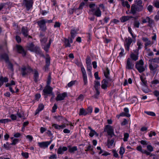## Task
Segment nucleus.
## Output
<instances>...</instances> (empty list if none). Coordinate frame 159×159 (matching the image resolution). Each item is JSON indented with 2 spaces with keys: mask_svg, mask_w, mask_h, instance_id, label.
<instances>
[{
  "mask_svg": "<svg viewBox=\"0 0 159 159\" xmlns=\"http://www.w3.org/2000/svg\"><path fill=\"white\" fill-rule=\"evenodd\" d=\"M143 6H139L133 4L131 6L130 11L133 15L135 14L137 12H140L143 9Z\"/></svg>",
  "mask_w": 159,
  "mask_h": 159,
  "instance_id": "f257e3e1",
  "label": "nucleus"
},
{
  "mask_svg": "<svg viewBox=\"0 0 159 159\" xmlns=\"http://www.w3.org/2000/svg\"><path fill=\"white\" fill-rule=\"evenodd\" d=\"M112 82V80L110 78L103 80L101 82V88L104 90L107 89V87L111 85Z\"/></svg>",
  "mask_w": 159,
  "mask_h": 159,
  "instance_id": "f03ea898",
  "label": "nucleus"
},
{
  "mask_svg": "<svg viewBox=\"0 0 159 159\" xmlns=\"http://www.w3.org/2000/svg\"><path fill=\"white\" fill-rule=\"evenodd\" d=\"M21 74L22 76H25L30 73L33 70L29 66H23L20 69Z\"/></svg>",
  "mask_w": 159,
  "mask_h": 159,
  "instance_id": "7ed1b4c3",
  "label": "nucleus"
},
{
  "mask_svg": "<svg viewBox=\"0 0 159 159\" xmlns=\"http://www.w3.org/2000/svg\"><path fill=\"white\" fill-rule=\"evenodd\" d=\"M143 65L144 62L142 59H141L136 62L135 67L140 73L144 71L145 70Z\"/></svg>",
  "mask_w": 159,
  "mask_h": 159,
  "instance_id": "20e7f679",
  "label": "nucleus"
},
{
  "mask_svg": "<svg viewBox=\"0 0 159 159\" xmlns=\"http://www.w3.org/2000/svg\"><path fill=\"white\" fill-rule=\"evenodd\" d=\"M104 131L107 133V135L111 138L115 135L114 129L112 126L109 125H106L105 127Z\"/></svg>",
  "mask_w": 159,
  "mask_h": 159,
  "instance_id": "39448f33",
  "label": "nucleus"
},
{
  "mask_svg": "<svg viewBox=\"0 0 159 159\" xmlns=\"http://www.w3.org/2000/svg\"><path fill=\"white\" fill-rule=\"evenodd\" d=\"M27 47L28 49L31 52H34L38 54L40 53V51L39 48L38 47L35 46L32 43L28 44Z\"/></svg>",
  "mask_w": 159,
  "mask_h": 159,
  "instance_id": "423d86ee",
  "label": "nucleus"
},
{
  "mask_svg": "<svg viewBox=\"0 0 159 159\" xmlns=\"http://www.w3.org/2000/svg\"><path fill=\"white\" fill-rule=\"evenodd\" d=\"M133 41V39L129 37L125 38L124 46L126 50L128 51H129L130 45Z\"/></svg>",
  "mask_w": 159,
  "mask_h": 159,
  "instance_id": "0eeeda50",
  "label": "nucleus"
},
{
  "mask_svg": "<svg viewBox=\"0 0 159 159\" xmlns=\"http://www.w3.org/2000/svg\"><path fill=\"white\" fill-rule=\"evenodd\" d=\"M37 23L41 30L45 31L46 30L47 27L46 25V22L45 20L43 19L39 20L37 22Z\"/></svg>",
  "mask_w": 159,
  "mask_h": 159,
  "instance_id": "6e6552de",
  "label": "nucleus"
},
{
  "mask_svg": "<svg viewBox=\"0 0 159 159\" xmlns=\"http://www.w3.org/2000/svg\"><path fill=\"white\" fill-rule=\"evenodd\" d=\"M134 62L130 58H128L126 61V68L128 70H132L134 69Z\"/></svg>",
  "mask_w": 159,
  "mask_h": 159,
  "instance_id": "1a4fd4ad",
  "label": "nucleus"
},
{
  "mask_svg": "<svg viewBox=\"0 0 159 159\" xmlns=\"http://www.w3.org/2000/svg\"><path fill=\"white\" fill-rule=\"evenodd\" d=\"M52 140L41 142H38V146L41 148L45 149L48 148V146L51 143Z\"/></svg>",
  "mask_w": 159,
  "mask_h": 159,
  "instance_id": "9d476101",
  "label": "nucleus"
},
{
  "mask_svg": "<svg viewBox=\"0 0 159 159\" xmlns=\"http://www.w3.org/2000/svg\"><path fill=\"white\" fill-rule=\"evenodd\" d=\"M52 88L50 86L46 85L43 90V95H46L52 93Z\"/></svg>",
  "mask_w": 159,
  "mask_h": 159,
  "instance_id": "9b49d317",
  "label": "nucleus"
},
{
  "mask_svg": "<svg viewBox=\"0 0 159 159\" xmlns=\"http://www.w3.org/2000/svg\"><path fill=\"white\" fill-rule=\"evenodd\" d=\"M33 0H24V2L27 9L29 10L32 7L33 3Z\"/></svg>",
  "mask_w": 159,
  "mask_h": 159,
  "instance_id": "f8f14e48",
  "label": "nucleus"
},
{
  "mask_svg": "<svg viewBox=\"0 0 159 159\" xmlns=\"http://www.w3.org/2000/svg\"><path fill=\"white\" fill-rule=\"evenodd\" d=\"M67 96V93L66 92L63 93L61 94H58L56 98V100L57 101L63 100Z\"/></svg>",
  "mask_w": 159,
  "mask_h": 159,
  "instance_id": "ddd939ff",
  "label": "nucleus"
},
{
  "mask_svg": "<svg viewBox=\"0 0 159 159\" xmlns=\"http://www.w3.org/2000/svg\"><path fill=\"white\" fill-rule=\"evenodd\" d=\"M67 150V148L66 147H61L60 146L57 150V154H63L64 152Z\"/></svg>",
  "mask_w": 159,
  "mask_h": 159,
  "instance_id": "4468645a",
  "label": "nucleus"
},
{
  "mask_svg": "<svg viewBox=\"0 0 159 159\" xmlns=\"http://www.w3.org/2000/svg\"><path fill=\"white\" fill-rule=\"evenodd\" d=\"M16 48L18 52L21 54L23 56H25L26 55V52L22 46L20 45H16Z\"/></svg>",
  "mask_w": 159,
  "mask_h": 159,
  "instance_id": "2eb2a0df",
  "label": "nucleus"
},
{
  "mask_svg": "<svg viewBox=\"0 0 159 159\" xmlns=\"http://www.w3.org/2000/svg\"><path fill=\"white\" fill-rule=\"evenodd\" d=\"M110 137H109L108 138V139L107 140V146L109 148H112L114 146V139L113 138L110 139L109 138Z\"/></svg>",
  "mask_w": 159,
  "mask_h": 159,
  "instance_id": "dca6fc26",
  "label": "nucleus"
},
{
  "mask_svg": "<svg viewBox=\"0 0 159 159\" xmlns=\"http://www.w3.org/2000/svg\"><path fill=\"white\" fill-rule=\"evenodd\" d=\"M130 58L131 60L134 61H136L138 60L139 58V53L137 52L135 54L133 52H132L130 55Z\"/></svg>",
  "mask_w": 159,
  "mask_h": 159,
  "instance_id": "f3484780",
  "label": "nucleus"
},
{
  "mask_svg": "<svg viewBox=\"0 0 159 159\" xmlns=\"http://www.w3.org/2000/svg\"><path fill=\"white\" fill-rule=\"evenodd\" d=\"M73 42V39L72 38H69L68 39H65L64 41L65 47H70L71 45L70 43H72Z\"/></svg>",
  "mask_w": 159,
  "mask_h": 159,
  "instance_id": "a211bd4d",
  "label": "nucleus"
},
{
  "mask_svg": "<svg viewBox=\"0 0 159 159\" xmlns=\"http://www.w3.org/2000/svg\"><path fill=\"white\" fill-rule=\"evenodd\" d=\"M79 30L78 29H76L75 28H73L70 30V34H71V38L72 39H74L77 34V32Z\"/></svg>",
  "mask_w": 159,
  "mask_h": 159,
  "instance_id": "6ab92c4d",
  "label": "nucleus"
},
{
  "mask_svg": "<svg viewBox=\"0 0 159 159\" xmlns=\"http://www.w3.org/2000/svg\"><path fill=\"white\" fill-rule=\"evenodd\" d=\"M52 126L56 129L60 130L63 129L66 127L65 124H63L61 125H59L56 124H54L52 125Z\"/></svg>",
  "mask_w": 159,
  "mask_h": 159,
  "instance_id": "aec40b11",
  "label": "nucleus"
},
{
  "mask_svg": "<svg viewBox=\"0 0 159 159\" xmlns=\"http://www.w3.org/2000/svg\"><path fill=\"white\" fill-rule=\"evenodd\" d=\"M140 79L141 81V84L143 86H147V81L146 80V78L143 75H140Z\"/></svg>",
  "mask_w": 159,
  "mask_h": 159,
  "instance_id": "412c9836",
  "label": "nucleus"
},
{
  "mask_svg": "<svg viewBox=\"0 0 159 159\" xmlns=\"http://www.w3.org/2000/svg\"><path fill=\"white\" fill-rule=\"evenodd\" d=\"M88 129L90 130V132L89 133V136L90 137H93L94 135H95L97 136H98L99 135L91 127L89 126Z\"/></svg>",
  "mask_w": 159,
  "mask_h": 159,
  "instance_id": "4be33fe9",
  "label": "nucleus"
},
{
  "mask_svg": "<svg viewBox=\"0 0 159 159\" xmlns=\"http://www.w3.org/2000/svg\"><path fill=\"white\" fill-rule=\"evenodd\" d=\"M21 32L25 37H27L28 35V30L27 28L23 27L21 28Z\"/></svg>",
  "mask_w": 159,
  "mask_h": 159,
  "instance_id": "5701e85b",
  "label": "nucleus"
},
{
  "mask_svg": "<svg viewBox=\"0 0 159 159\" xmlns=\"http://www.w3.org/2000/svg\"><path fill=\"white\" fill-rule=\"evenodd\" d=\"M88 114V112L86 110L82 108L80 109L79 115L80 116H85Z\"/></svg>",
  "mask_w": 159,
  "mask_h": 159,
  "instance_id": "b1692460",
  "label": "nucleus"
},
{
  "mask_svg": "<svg viewBox=\"0 0 159 159\" xmlns=\"http://www.w3.org/2000/svg\"><path fill=\"white\" fill-rule=\"evenodd\" d=\"M132 16H122L120 18V20L122 22H124L129 20L130 19L132 18Z\"/></svg>",
  "mask_w": 159,
  "mask_h": 159,
  "instance_id": "393cba45",
  "label": "nucleus"
},
{
  "mask_svg": "<svg viewBox=\"0 0 159 159\" xmlns=\"http://www.w3.org/2000/svg\"><path fill=\"white\" fill-rule=\"evenodd\" d=\"M8 79L7 77H3L2 76H0V82L3 84L4 83L7 82Z\"/></svg>",
  "mask_w": 159,
  "mask_h": 159,
  "instance_id": "a878e982",
  "label": "nucleus"
},
{
  "mask_svg": "<svg viewBox=\"0 0 159 159\" xmlns=\"http://www.w3.org/2000/svg\"><path fill=\"white\" fill-rule=\"evenodd\" d=\"M142 40L143 41L145 42V46H147L151 44V42L150 40H149L147 38L143 37L142 38Z\"/></svg>",
  "mask_w": 159,
  "mask_h": 159,
  "instance_id": "bb28decb",
  "label": "nucleus"
},
{
  "mask_svg": "<svg viewBox=\"0 0 159 159\" xmlns=\"http://www.w3.org/2000/svg\"><path fill=\"white\" fill-rule=\"evenodd\" d=\"M44 105L42 104H40L39 105L37 109L36 110L35 115L37 114L39 112L42 111L44 108Z\"/></svg>",
  "mask_w": 159,
  "mask_h": 159,
  "instance_id": "cd10ccee",
  "label": "nucleus"
},
{
  "mask_svg": "<svg viewBox=\"0 0 159 159\" xmlns=\"http://www.w3.org/2000/svg\"><path fill=\"white\" fill-rule=\"evenodd\" d=\"M100 81L98 80H95L94 81V87L95 89H99L100 88Z\"/></svg>",
  "mask_w": 159,
  "mask_h": 159,
  "instance_id": "c85d7f7f",
  "label": "nucleus"
},
{
  "mask_svg": "<svg viewBox=\"0 0 159 159\" xmlns=\"http://www.w3.org/2000/svg\"><path fill=\"white\" fill-rule=\"evenodd\" d=\"M95 15L97 17H100L101 15V11L99 7L97 8L94 11Z\"/></svg>",
  "mask_w": 159,
  "mask_h": 159,
  "instance_id": "c756f323",
  "label": "nucleus"
},
{
  "mask_svg": "<svg viewBox=\"0 0 159 159\" xmlns=\"http://www.w3.org/2000/svg\"><path fill=\"white\" fill-rule=\"evenodd\" d=\"M69 148V151L70 153H74L75 151L77 150V148L76 146H74L72 147H71L70 146H68Z\"/></svg>",
  "mask_w": 159,
  "mask_h": 159,
  "instance_id": "7c9ffc66",
  "label": "nucleus"
},
{
  "mask_svg": "<svg viewBox=\"0 0 159 159\" xmlns=\"http://www.w3.org/2000/svg\"><path fill=\"white\" fill-rule=\"evenodd\" d=\"M125 152V149L122 146H121L120 148V150L119 151V153L120 155L121 158H122L123 157L124 154Z\"/></svg>",
  "mask_w": 159,
  "mask_h": 159,
  "instance_id": "2f4dec72",
  "label": "nucleus"
},
{
  "mask_svg": "<svg viewBox=\"0 0 159 159\" xmlns=\"http://www.w3.org/2000/svg\"><path fill=\"white\" fill-rule=\"evenodd\" d=\"M142 45L143 43H142L141 41L139 40H138L137 43V45L138 46V51L140 49L142 48Z\"/></svg>",
  "mask_w": 159,
  "mask_h": 159,
  "instance_id": "473e14b6",
  "label": "nucleus"
},
{
  "mask_svg": "<svg viewBox=\"0 0 159 159\" xmlns=\"http://www.w3.org/2000/svg\"><path fill=\"white\" fill-rule=\"evenodd\" d=\"M1 58L4 59L6 62L9 61L8 57V55L6 54H4L1 56Z\"/></svg>",
  "mask_w": 159,
  "mask_h": 159,
  "instance_id": "72a5a7b5",
  "label": "nucleus"
},
{
  "mask_svg": "<svg viewBox=\"0 0 159 159\" xmlns=\"http://www.w3.org/2000/svg\"><path fill=\"white\" fill-rule=\"evenodd\" d=\"M128 30L129 33L131 34L133 39H135L136 37V35H134L133 33L132 30L130 27H128Z\"/></svg>",
  "mask_w": 159,
  "mask_h": 159,
  "instance_id": "f704fd0d",
  "label": "nucleus"
},
{
  "mask_svg": "<svg viewBox=\"0 0 159 159\" xmlns=\"http://www.w3.org/2000/svg\"><path fill=\"white\" fill-rule=\"evenodd\" d=\"M157 67V65H153V64H150L149 67L151 70L154 71L156 70V68Z\"/></svg>",
  "mask_w": 159,
  "mask_h": 159,
  "instance_id": "c9c22d12",
  "label": "nucleus"
},
{
  "mask_svg": "<svg viewBox=\"0 0 159 159\" xmlns=\"http://www.w3.org/2000/svg\"><path fill=\"white\" fill-rule=\"evenodd\" d=\"M122 5L124 7H126L127 8L129 9L130 7V5L127 1H123L122 2Z\"/></svg>",
  "mask_w": 159,
  "mask_h": 159,
  "instance_id": "e433bc0d",
  "label": "nucleus"
},
{
  "mask_svg": "<svg viewBox=\"0 0 159 159\" xmlns=\"http://www.w3.org/2000/svg\"><path fill=\"white\" fill-rule=\"evenodd\" d=\"M153 5L156 8H159V1L154 0L152 2Z\"/></svg>",
  "mask_w": 159,
  "mask_h": 159,
  "instance_id": "4c0bfd02",
  "label": "nucleus"
},
{
  "mask_svg": "<svg viewBox=\"0 0 159 159\" xmlns=\"http://www.w3.org/2000/svg\"><path fill=\"white\" fill-rule=\"evenodd\" d=\"M140 23L137 20H135L134 22L133 25L134 27L139 28L140 25Z\"/></svg>",
  "mask_w": 159,
  "mask_h": 159,
  "instance_id": "58836bf2",
  "label": "nucleus"
},
{
  "mask_svg": "<svg viewBox=\"0 0 159 159\" xmlns=\"http://www.w3.org/2000/svg\"><path fill=\"white\" fill-rule=\"evenodd\" d=\"M142 19L143 20L142 21L143 24L146 23L147 22H149L150 20V18L148 16L146 17L145 19H143V18Z\"/></svg>",
  "mask_w": 159,
  "mask_h": 159,
  "instance_id": "ea45409f",
  "label": "nucleus"
},
{
  "mask_svg": "<svg viewBox=\"0 0 159 159\" xmlns=\"http://www.w3.org/2000/svg\"><path fill=\"white\" fill-rule=\"evenodd\" d=\"M104 75L107 78H108V75L109 74V70L108 68L106 69L105 70L104 72Z\"/></svg>",
  "mask_w": 159,
  "mask_h": 159,
  "instance_id": "a19ab883",
  "label": "nucleus"
},
{
  "mask_svg": "<svg viewBox=\"0 0 159 159\" xmlns=\"http://www.w3.org/2000/svg\"><path fill=\"white\" fill-rule=\"evenodd\" d=\"M120 50L121 51L119 53V57H121L125 54V53H124L125 50L124 48H121L120 49Z\"/></svg>",
  "mask_w": 159,
  "mask_h": 159,
  "instance_id": "79ce46f5",
  "label": "nucleus"
},
{
  "mask_svg": "<svg viewBox=\"0 0 159 159\" xmlns=\"http://www.w3.org/2000/svg\"><path fill=\"white\" fill-rule=\"evenodd\" d=\"M39 77V73L38 71L36 70H34V80L36 81Z\"/></svg>",
  "mask_w": 159,
  "mask_h": 159,
  "instance_id": "37998d69",
  "label": "nucleus"
},
{
  "mask_svg": "<svg viewBox=\"0 0 159 159\" xmlns=\"http://www.w3.org/2000/svg\"><path fill=\"white\" fill-rule=\"evenodd\" d=\"M84 85H87L88 84V80L87 75H83Z\"/></svg>",
  "mask_w": 159,
  "mask_h": 159,
  "instance_id": "c03bdc74",
  "label": "nucleus"
},
{
  "mask_svg": "<svg viewBox=\"0 0 159 159\" xmlns=\"http://www.w3.org/2000/svg\"><path fill=\"white\" fill-rule=\"evenodd\" d=\"M76 82V80H72L69 82L67 86L68 87L70 88L72 86L74 85L75 83Z\"/></svg>",
  "mask_w": 159,
  "mask_h": 159,
  "instance_id": "a18cd8bd",
  "label": "nucleus"
},
{
  "mask_svg": "<svg viewBox=\"0 0 159 159\" xmlns=\"http://www.w3.org/2000/svg\"><path fill=\"white\" fill-rule=\"evenodd\" d=\"M145 113L147 114V115L152 116H156L155 113L152 111H145Z\"/></svg>",
  "mask_w": 159,
  "mask_h": 159,
  "instance_id": "49530a36",
  "label": "nucleus"
},
{
  "mask_svg": "<svg viewBox=\"0 0 159 159\" xmlns=\"http://www.w3.org/2000/svg\"><path fill=\"white\" fill-rule=\"evenodd\" d=\"M129 135L128 133H125L124 134V137L123 138V141L126 142L128 141V139L129 137Z\"/></svg>",
  "mask_w": 159,
  "mask_h": 159,
  "instance_id": "de8ad7c7",
  "label": "nucleus"
},
{
  "mask_svg": "<svg viewBox=\"0 0 159 159\" xmlns=\"http://www.w3.org/2000/svg\"><path fill=\"white\" fill-rule=\"evenodd\" d=\"M86 64L87 65V66L88 65L89 66H90L91 65V61L89 57H87L86 59Z\"/></svg>",
  "mask_w": 159,
  "mask_h": 159,
  "instance_id": "09e8293b",
  "label": "nucleus"
},
{
  "mask_svg": "<svg viewBox=\"0 0 159 159\" xmlns=\"http://www.w3.org/2000/svg\"><path fill=\"white\" fill-rule=\"evenodd\" d=\"M147 149L150 152H152L153 151V148L152 146L150 145H148L147 146Z\"/></svg>",
  "mask_w": 159,
  "mask_h": 159,
  "instance_id": "8fccbe9b",
  "label": "nucleus"
},
{
  "mask_svg": "<svg viewBox=\"0 0 159 159\" xmlns=\"http://www.w3.org/2000/svg\"><path fill=\"white\" fill-rule=\"evenodd\" d=\"M147 10L150 13L152 12L153 10V6L151 5H149L147 7Z\"/></svg>",
  "mask_w": 159,
  "mask_h": 159,
  "instance_id": "3c124183",
  "label": "nucleus"
},
{
  "mask_svg": "<svg viewBox=\"0 0 159 159\" xmlns=\"http://www.w3.org/2000/svg\"><path fill=\"white\" fill-rule=\"evenodd\" d=\"M3 147L7 150H9L10 149L9 143L8 142H7L6 144H4Z\"/></svg>",
  "mask_w": 159,
  "mask_h": 159,
  "instance_id": "603ef678",
  "label": "nucleus"
},
{
  "mask_svg": "<svg viewBox=\"0 0 159 159\" xmlns=\"http://www.w3.org/2000/svg\"><path fill=\"white\" fill-rule=\"evenodd\" d=\"M47 41V38H44L40 39V42L42 45H44Z\"/></svg>",
  "mask_w": 159,
  "mask_h": 159,
  "instance_id": "864d4df0",
  "label": "nucleus"
},
{
  "mask_svg": "<svg viewBox=\"0 0 159 159\" xmlns=\"http://www.w3.org/2000/svg\"><path fill=\"white\" fill-rule=\"evenodd\" d=\"M51 77L50 75H49L48 78L47 80V85L50 86V84L51 82Z\"/></svg>",
  "mask_w": 159,
  "mask_h": 159,
  "instance_id": "5fc2aeb1",
  "label": "nucleus"
},
{
  "mask_svg": "<svg viewBox=\"0 0 159 159\" xmlns=\"http://www.w3.org/2000/svg\"><path fill=\"white\" fill-rule=\"evenodd\" d=\"M135 2V4L139 6H143L142 5V1L141 0H136Z\"/></svg>",
  "mask_w": 159,
  "mask_h": 159,
  "instance_id": "6e6d98bb",
  "label": "nucleus"
},
{
  "mask_svg": "<svg viewBox=\"0 0 159 159\" xmlns=\"http://www.w3.org/2000/svg\"><path fill=\"white\" fill-rule=\"evenodd\" d=\"M44 47H43V48L46 51L48 52L49 48L50 45L49 44H47L46 45H43Z\"/></svg>",
  "mask_w": 159,
  "mask_h": 159,
  "instance_id": "4d7b16f0",
  "label": "nucleus"
},
{
  "mask_svg": "<svg viewBox=\"0 0 159 159\" xmlns=\"http://www.w3.org/2000/svg\"><path fill=\"white\" fill-rule=\"evenodd\" d=\"M19 140L18 139H15L12 140V142L11 143V145H15L18 142Z\"/></svg>",
  "mask_w": 159,
  "mask_h": 159,
  "instance_id": "13d9d810",
  "label": "nucleus"
},
{
  "mask_svg": "<svg viewBox=\"0 0 159 159\" xmlns=\"http://www.w3.org/2000/svg\"><path fill=\"white\" fill-rule=\"evenodd\" d=\"M21 155L25 158H27L29 157V154L27 152H22L21 153Z\"/></svg>",
  "mask_w": 159,
  "mask_h": 159,
  "instance_id": "bf43d9fd",
  "label": "nucleus"
},
{
  "mask_svg": "<svg viewBox=\"0 0 159 159\" xmlns=\"http://www.w3.org/2000/svg\"><path fill=\"white\" fill-rule=\"evenodd\" d=\"M81 70L83 75H87L85 68L83 66L81 67Z\"/></svg>",
  "mask_w": 159,
  "mask_h": 159,
  "instance_id": "052dcab7",
  "label": "nucleus"
},
{
  "mask_svg": "<svg viewBox=\"0 0 159 159\" xmlns=\"http://www.w3.org/2000/svg\"><path fill=\"white\" fill-rule=\"evenodd\" d=\"M10 117L11 118V120H15L17 119V116L15 114H11L10 115Z\"/></svg>",
  "mask_w": 159,
  "mask_h": 159,
  "instance_id": "680f3d73",
  "label": "nucleus"
},
{
  "mask_svg": "<svg viewBox=\"0 0 159 159\" xmlns=\"http://www.w3.org/2000/svg\"><path fill=\"white\" fill-rule=\"evenodd\" d=\"M87 110L88 114H90L93 111V108L91 107H88Z\"/></svg>",
  "mask_w": 159,
  "mask_h": 159,
  "instance_id": "e2e57ef3",
  "label": "nucleus"
},
{
  "mask_svg": "<svg viewBox=\"0 0 159 159\" xmlns=\"http://www.w3.org/2000/svg\"><path fill=\"white\" fill-rule=\"evenodd\" d=\"M84 98V96L83 94H80L78 98L76 99V101H82Z\"/></svg>",
  "mask_w": 159,
  "mask_h": 159,
  "instance_id": "0e129e2a",
  "label": "nucleus"
},
{
  "mask_svg": "<svg viewBox=\"0 0 159 159\" xmlns=\"http://www.w3.org/2000/svg\"><path fill=\"white\" fill-rule=\"evenodd\" d=\"M120 116H126L128 117H129L130 116V115L129 114H126L125 112H121L120 113Z\"/></svg>",
  "mask_w": 159,
  "mask_h": 159,
  "instance_id": "69168bd1",
  "label": "nucleus"
},
{
  "mask_svg": "<svg viewBox=\"0 0 159 159\" xmlns=\"http://www.w3.org/2000/svg\"><path fill=\"white\" fill-rule=\"evenodd\" d=\"M136 149L139 152H141L143 153L144 151H143L142 148V147L140 145L138 146L136 148Z\"/></svg>",
  "mask_w": 159,
  "mask_h": 159,
  "instance_id": "338daca9",
  "label": "nucleus"
},
{
  "mask_svg": "<svg viewBox=\"0 0 159 159\" xmlns=\"http://www.w3.org/2000/svg\"><path fill=\"white\" fill-rule=\"evenodd\" d=\"M85 3L84 2H82L80 4L79 7L78 8V9H83V7L85 6Z\"/></svg>",
  "mask_w": 159,
  "mask_h": 159,
  "instance_id": "774afa93",
  "label": "nucleus"
}]
</instances>
